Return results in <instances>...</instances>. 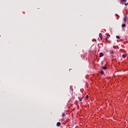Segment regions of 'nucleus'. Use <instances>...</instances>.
<instances>
[{"mask_svg": "<svg viewBox=\"0 0 128 128\" xmlns=\"http://www.w3.org/2000/svg\"><path fill=\"white\" fill-rule=\"evenodd\" d=\"M99 37L100 38V39L102 40V33H100Z\"/></svg>", "mask_w": 128, "mask_h": 128, "instance_id": "f257e3e1", "label": "nucleus"}, {"mask_svg": "<svg viewBox=\"0 0 128 128\" xmlns=\"http://www.w3.org/2000/svg\"><path fill=\"white\" fill-rule=\"evenodd\" d=\"M100 58H102V56H104V54L102 52L100 53Z\"/></svg>", "mask_w": 128, "mask_h": 128, "instance_id": "f03ea898", "label": "nucleus"}, {"mask_svg": "<svg viewBox=\"0 0 128 128\" xmlns=\"http://www.w3.org/2000/svg\"><path fill=\"white\" fill-rule=\"evenodd\" d=\"M60 122H57V124H56V126H60Z\"/></svg>", "mask_w": 128, "mask_h": 128, "instance_id": "7ed1b4c3", "label": "nucleus"}, {"mask_svg": "<svg viewBox=\"0 0 128 128\" xmlns=\"http://www.w3.org/2000/svg\"><path fill=\"white\" fill-rule=\"evenodd\" d=\"M110 54H114V50H111L110 52Z\"/></svg>", "mask_w": 128, "mask_h": 128, "instance_id": "20e7f679", "label": "nucleus"}, {"mask_svg": "<svg viewBox=\"0 0 128 128\" xmlns=\"http://www.w3.org/2000/svg\"><path fill=\"white\" fill-rule=\"evenodd\" d=\"M122 57L124 58L126 57V54H123L122 55Z\"/></svg>", "mask_w": 128, "mask_h": 128, "instance_id": "39448f33", "label": "nucleus"}, {"mask_svg": "<svg viewBox=\"0 0 128 128\" xmlns=\"http://www.w3.org/2000/svg\"><path fill=\"white\" fill-rule=\"evenodd\" d=\"M102 70H106V66H104L102 67Z\"/></svg>", "mask_w": 128, "mask_h": 128, "instance_id": "423d86ee", "label": "nucleus"}, {"mask_svg": "<svg viewBox=\"0 0 128 128\" xmlns=\"http://www.w3.org/2000/svg\"><path fill=\"white\" fill-rule=\"evenodd\" d=\"M122 28H126V24H122Z\"/></svg>", "mask_w": 128, "mask_h": 128, "instance_id": "0eeeda50", "label": "nucleus"}, {"mask_svg": "<svg viewBox=\"0 0 128 128\" xmlns=\"http://www.w3.org/2000/svg\"><path fill=\"white\" fill-rule=\"evenodd\" d=\"M79 98V100L80 102H82V98Z\"/></svg>", "mask_w": 128, "mask_h": 128, "instance_id": "6e6552de", "label": "nucleus"}, {"mask_svg": "<svg viewBox=\"0 0 128 128\" xmlns=\"http://www.w3.org/2000/svg\"><path fill=\"white\" fill-rule=\"evenodd\" d=\"M116 38H118V39H120V36H116Z\"/></svg>", "mask_w": 128, "mask_h": 128, "instance_id": "1a4fd4ad", "label": "nucleus"}, {"mask_svg": "<svg viewBox=\"0 0 128 128\" xmlns=\"http://www.w3.org/2000/svg\"><path fill=\"white\" fill-rule=\"evenodd\" d=\"M100 74H104V71L101 70L100 71Z\"/></svg>", "mask_w": 128, "mask_h": 128, "instance_id": "9d476101", "label": "nucleus"}, {"mask_svg": "<svg viewBox=\"0 0 128 128\" xmlns=\"http://www.w3.org/2000/svg\"><path fill=\"white\" fill-rule=\"evenodd\" d=\"M126 17L124 18V22H126Z\"/></svg>", "mask_w": 128, "mask_h": 128, "instance_id": "9b49d317", "label": "nucleus"}, {"mask_svg": "<svg viewBox=\"0 0 128 128\" xmlns=\"http://www.w3.org/2000/svg\"><path fill=\"white\" fill-rule=\"evenodd\" d=\"M126 2V0H121V2Z\"/></svg>", "mask_w": 128, "mask_h": 128, "instance_id": "f8f14e48", "label": "nucleus"}, {"mask_svg": "<svg viewBox=\"0 0 128 128\" xmlns=\"http://www.w3.org/2000/svg\"><path fill=\"white\" fill-rule=\"evenodd\" d=\"M62 116H64V112H63V113L62 114Z\"/></svg>", "mask_w": 128, "mask_h": 128, "instance_id": "ddd939ff", "label": "nucleus"}, {"mask_svg": "<svg viewBox=\"0 0 128 128\" xmlns=\"http://www.w3.org/2000/svg\"><path fill=\"white\" fill-rule=\"evenodd\" d=\"M124 5H125V6H128V2H127V3H125V4H124Z\"/></svg>", "mask_w": 128, "mask_h": 128, "instance_id": "4468645a", "label": "nucleus"}, {"mask_svg": "<svg viewBox=\"0 0 128 128\" xmlns=\"http://www.w3.org/2000/svg\"><path fill=\"white\" fill-rule=\"evenodd\" d=\"M86 98H88V95H86Z\"/></svg>", "mask_w": 128, "mask_h": 128, "instance_id": "2eb2a0df", "label": "nucleus"}, {"mask_svg": "<svg viewBox=\"0 0 128 128\" xmlns=\"http://www.w3.org/2000/svg\"><path fill=\"white\" fill-rule=\"evenodd\" d=\"M70 88H72V86H70Z\"/></svg>", "mask_w": 128, "mask_h": 128, "instance_id": "dca6fc26", "label": "nucleus"}, {"mask_svg": "<svg viewBox=\"0 0 128 128\" xmlns=\"http://www.w3.org/2000/svg\"><path fill=\"white\" fill-rule=\"evenodd\" d=\"M107 38H108V36H107Z\"/></svg>", "mask_w": 128, "mask_h": 128, "instance_id": "f3484780", "label": "nucleus"}]
</instances>
